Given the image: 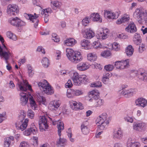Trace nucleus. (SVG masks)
<instances>
[{"label": "nucleus", "instance_id": "nucleus-10", "mask_svg": "<svg viewBox=\"0 0 147 147\" xmlns=\"http://www.w3.org/2000/svg\"><path fill=\"white\" fill-rule=\"evenodd\" d=\"M28 120L27 119H25L22 122L20 121H19L15 123V126L18 129L23 131L27 126Z\"/></svg>", "mask_w": 147, "mask_h": 147}, {"label": "nucleus", "instance_id": "nucleus-61", "mask_svg": "<svg viewBox=\"0 0 147 147\" xmlns=\"http://www.w3.org/2000/svg\"><path fill=\"white\" fill-rule=\"evenodd\" d=\"M128 96H129L132 95L135 92V90L134 89H130L127 90Z\"/></svg>", "mask_w": 147, "mask_h": 147}, {"label": "nucleus", "instance_id": "nucleus-43", "mask_svg": "<svg viewBox=\"0 0 147 147\" xmlns=\"http://www.w3.org/2000/svg\"><path fill=\"white\" fill-rule=\"evenodd\" d=\"M20 114V115L19 117V120L22 122V121L24 120V119L26 117V114L24 111H21Z\"/></svg>", "mask_w": 147, "mask_h": 147}, {"label": "nucleus", "instance_id": "nucleus-6", "mask_svg": "<svg viewBox=\"0 0 147 147\" xmlns=\"http://www.w3.org/2000/svg\"><path fill=\"white\" fill-rule=\"evenodd\" d=\"M120 14V12L117 11H113L112 10H105L104 16L105 18H117Z\"/></svg>", "mask_w": 147, "mask_h": 147}, {"label": "nucleus", "instance_id": "nucleus-29", "mask_svg": "<svg viewBox=\"0 0 147 147\" xmlns=\"http://www.w3.org/2000/svg\"><path fill=\"white\" fill-rule=\"evenodd\" d=\"M81 130L82 132L84 135H87L89 133L90 129L87 125L83 123L81 125Z\"/></svg>", "mask_w": 147, "mask_h": 147}, {"label": "nucleus", "instance_id": "nucleus-13", "mask_svg": "<svg viewBox=\"0 0 147 147\" xmlns=\"http://www.w3.org/2000/svg\"><path fill=\"white\" fill-rule=\"evenodd\" d=\"M147 16V12L146 11L144 12L142 11V9H137L135 12L134 14V18H144Z\"/></svg>", "mask_w": 147, "mask_h": 147}, {"label": "nucleus", "instance_id": "nucleus-49", "mask_svg": "<svg viewBox=\"0 0 147 147\" xmlns=\"http://www.w3.org/2000/svg\"><path fill=\"white\" fill-rule=\"evenodd\" d=\"M129 19H118L116 22L117 24H120L122 23L128 22Z\"/></svg>", "mask_w": 147, "mask_h": 147}, {"label": "nucleus", "instance_id": "nucleus-11", "mask_svg": "<svg viewBox=\"0 0 147 147\" xmlns=\"http://www.w3.org/2000/svg\"><path fill=\"white\" fill-rule=\"evenodd\" d=\"M82 32L84 37L87 39H91L94 36V32L90 29H82Z\"/></svg>", "mask_w": 147, "mask_h": 147}, {"label": "nucleus", "instance_id": "nucleus-52", "mask_svg": "<svg viewBox=\"0 0 147 147\" xmlns=\"http://www.w3.org/2000/svg\"><path fill=\"white\" fill-rule=\"evenodd\" d=\"M27 114L28 117L31 119L33 118L34 116V113L31 109L28 110Z\"/></svg>", "mask_w": 147, "mask_h": 147}, {"label": "nucleus", "instance_id": "nucleus-39", "mask_svg": "<svg viewBox=\"0 0 147 147\" xmlns=\"http://www.w3.org/2000/svg\"><path fill=\"white\" fill-rule=\"evenodd\" d=\"M66 142V139L64 138H61L60 137L59 140L56 142V144L58 145V146H59V145L63 146L65 144Z\"/></svg>", "mask_w": 147, "mask_h": 147}, {"label": "nucleus", "instance_id": "nucleus-62", "mask_svg": "<svg viewBox=\"0 0 147 147\" xmlns=\"http://www.w3.org/2000/svg\"><path fill=\"white\" fill-rule=\"evenodd\" d=\"M88 19H83L82 21V24L85 26H86L89 23V21Z\"/></svg>", "mask_w": 147, "mask_h": 147}, {"label": "nucleus", "instance_id": "nucleus-28", "mask_svg": "<svg viewBox=\"0 0 147 147\" xmlns=\"http://www.w3.org/2000/svg\"><path fill=\"white\" fill-rule=\"evenodd\" d=\"M62 5L60 1H56L51 2V5L52 8L56 9L57 8H59Z\"/></svg>", "mask_w": 147, "mask_h": 147}, {"label": "nucleus", "instance_id": "nucleus-1", "mask_svg": "<svg viewBox=\"0 0 147 147\" xmlns=\"http://www.w3.org/2000/svg\"><path fill=\"white\" fill-rule=\"evenodd\" d=\"M66 52L68 59L73 63H77L82 60V57L80 52L74 51L71 49L67 48L66 49Z\"/></svg>", "mask_w": 147, "mask_h": 147}, {"label": "nucleus", "instance_id": "nucleus-3", "mask_svg": "<svg viewBox=\"0 0 147 147\" xmlns=\"http://www.w3.org/2000/svg\"><path fill=\"white\" fill-rule=\"evenodd\" d=\"M71 78L74 84L76 86H80L82 83L84 84H86L88 81L86 75L79 76L78 73L76 72L73 73Z\"/></svg>", "mask_w": 147, "mask_h": 147}, {"label": "nucleus", "instance_id": "nucleus-60", "mask_svg": "<svg viewBox=\"0 0 147 147\" xmlns=\"http://www.w3.org/2000/svg\"><path fill=\"white\" fill-rule=\"evenodd\" d=\"M145 49V45H140L139 47V50L140 52L142 53Z\"/></svg>", "mask_w": 147, "mask_h": 147}, {"label": "nucleus", "instance_id": "nucleus-27", "mask_svg": "<svg viewBox=\"0 0 147 147\" xmlns=\"http://www.w3.org/2000/svg\"><path fill=\"white\" fill-rule=\"evenodd\" d=\"M76 42V41L73 38L68 39L64 41V44L69 46H73Z\"/></svg>", "mask_w": 147, "mask_h": 147}, {"label": "nucleus", "instance_id": "nucleus-33", "mask_svg": "<svg viewBox=\"0 0 147 147\" xmlns=\"http://www.w3.org/2000/svg\"><path fill=\"white\" fill-rule=\"evenodd\" d=\"M138 77L144 82H147V74L145 72H141Z\"/></svg>", "mask_w": 147, "mask_h": 147}, {"label": "nucleus", "instance_id": "nucleus-36", "mask_svg": "<svg viewBox=\"0 0 147 147\" xmlns=\"http://www.w3.org/2000/svg\"><path fill=\"white\" fill-rule=\"evenodd\" d=\"M6 35L8 37L11 39L14 40H17V38L16 36L11 32H7L6 33Z\"/></svg>", "mask_w": 147, "mask_h": 147}, {"label": "nucleus", "instance_id": "nucleus-24", "mask_svg": "<svg viewBox=\"0 0 147 147\" xmlns=\"http://www.w3.org/2000/svg\"><path fill=\"white\" fill-rule=\"evenodd\" d=\"M135 103L137 105L144 107L147 104V101L143 98H138L136 100Z\"/></svg>", "mask_w": 147, "mask_h": 147}, {"label": "nucleus", "instance_id": "nucleus-51", "mask_svg": "<svg viewBox=\"0 0 147 147\" xmlns=\"http://www.w3.org/2000/svg\"><path fill=\"white\" fill-rule=\"evenodd\" d=\"M52 36L53 38L52 39L54 40V42H58L60 41L59 38H58L57 35L56 34L54 33H52Z\"/></svg>", "mask_w": 147, "mask_h": 147}, {"label": "nucleus", "instance_id": "nucleus-30", "mask_svg": "<svg viewBox=\"0 0 147 147\" xmlns=\"http://www.w3.org/2000/svg\"><path fill=\"white\" fill-rule=\"evenodd\" d=\"M134 49L133 48L132 46L131 45H129L126 49L125 52L127 55L130 57L134 53Z\"/></svg>", "mask_w": 147, "mask_h": 147}, {"label": "nucleus", "instance_id": "nucleus-48", "mask_svg": "<svg viewBox=\"0 0 147 147\" xmlns=\"http://www.w3.org/2000/svg\"><path fill=\"white\" fill-rule=\"evenodd\" d=\"M82 92L81 91L79 90H72V94L76 96H79L82 94Z\"/></svg>", "mask_w": 147, "mask_h": 147}, {"label": "nucleus", "instance_id": "nucleus-64", "mask_svg": "<svg viewBox=\"0 0 147 147\" xmlns=\"http://www.w3.org/2000/svg\"><path fill=\"white\" fill-rule=\"evenodd\" d=\"M37 50L38 52H41L43 54H45V50L42 48V47L41 46L38 47Z\"/></svg>", "mask_w": 147, "mask_h": 147}, {"label": "nucleus", "instance_id": "nucleus-12", "mask_svg": "<svg viewBox=\"0 0 147 147\" xmlns=\"http://www.w3.org/2000/svg\"><path fill=\"white\" fill-rule=\"evenodd\" d=\"M38 123L40 129L43 130L47 128L48 126L47 120L45 116H41Z\"/></svg>", "mask_w": 147, "mask_h": 147}, {"label": "nucleus", "instance_id": "nucleus-50", "mask_svg": "<svg viewBox=\"0 0 147 147\" xmlns=\"http://www.w3.org/2000/svg\"><path fill=\"white\" fill-rule=\"evenodd\" d=\"M52 102H53V105L56 106V109H58L61 105V101L59 100H54L52 101Z\"/></svg>", "mask_w": 147, "mask_h": 147}, {"label": "nucleus", "instance_id": "nucleus-7", "mask_svg": "<svg viewBox=\"0 0 147 147\" xmlns=\"http://www.w3.org/2000/svg\"><path fill=\"white\" fill-rule=\"evenodd\" d=\"M18 7L16 4H9L7 6V12L8 14L10 16L15 15L19 12Z\"/></svg>", "mask_w": 147, "mask_h": 147}, {"label": "nucleus", "instance_id": "nucleus-45", "mask_svg": "<svg viewBox=\"0 0 147 147\" xmlns=\"http://www.w3.org/2000/svg\"><path fill=\"white\" fill-rule=\"evenodd\" d=\"M90 18H100V15L98 13H92L89 17Z\"/></svg>", "mask_w": 147, "mask_h": 147}, {"label": "nucleus", "instance_id": "nucleus-59", "mask_svg": "<svg viewBox=\"0 0 147 147\" xmlns=\"http://www.w3.org/2000/svg\"><path fill=\"white\" fill-rule=\"evenodd\" d=\"M72 85L73 84L71 80L69 79L67 82L65 84V86L66 88H70L71 87Z\"/></svg>", "mask_w": 147, "mask_h": 147}, {"label": "nucleus", "instance_id": "nucleus-5", "mask_svg": "<svg viewBox=\"0 0 147 147\" xmlns=\"http://www.w3.org/2000/svg\"><path fill=\"white\" fill-rule=\"evenodd\" d=\"M50 13L49 11H47V9H43L40 15L36 14L34 13V15L31 14L24 13V16L26 18H36L40 17V16L42 18H47L49 15V14Z\"/></svg>", "mask_w": 147, "mask_h": 147}, {"label": "nucleus", "instance_id": "nucleus-8", "mask_svg": "<svg viewBox=\"0 0 147 147\" xmlns=\"http://www.w3.org/2000/svg\"><path fill=\"white\" fill-rule=\"evenodd\" d=\"M18 85L20 90L21 91H26L28 90L31 91L32 90L31 86L26 80H23L22 82H19L18 83Z\"/></svg>", "mask_w": 147, "mask_h": 147}, {"label": "nucleus", "instance_id": "nucleus-56", "mask_svg": "<svg viewBox=\"0 0 147 147\" xmlns=\"http://www.w3.org/2000/svg\"><path fill=\"white\" fill-rule=\"evenodd\" d=\"M102 86L101 82H97L96 83L92 84L91 85V87H96L97 88L100 87Z\"/></svg>", "mask_w": 147, "mask_h": 147}, {"label": "nucleus", "instance_id": "nucleus-44", "mask_svg": "<svg viewBox=\"0 0 147 147\" xmlns=\"http://www.w3.org/2000/svg\"><path fill=\"white\" fill-rule=\"evenodd\" d=\"M93 47L95 49H97L98 48H101L102 46L101 44L98 41H95L92 43V45Z\"/></svg>", "mask_w": 147, "mask_h": 147}, {"label": "nucleus", "instance_id": "nucleus-31", "mask_svg": "<svg viewBox=\"0 0 147 147\" xmlns=\"http://www.w3.org/2000/svg\"><path fill=\"white\" fill-rule=\"evenodd\" d=\"M77 69L80 71H84L88 68V67L84 63H81L77 65Z\"/></svg>", "mask_w": 147, "mask_h": 147}, {"label": "nucleus", "instance_id": "nucleus-2", "mask_svg": "<svg viewBox=\"0 0 147 147\" xmlns=\"http://www.w3.org/2000/svg\"><path fill=\"white\" fill-rule=\"evenodd\" d=\"M107 115L103 113L98 117L96 120V123L98 124L97 125L100 130H103L107 128L109 123V118H107Z\"/></svg>", "mask_w": 147, "mask_h": 147}, {"label": "nucleus", "instance_id": "nucleus-47", "mask_svg": "<svg viewBox=\"0 0 147 147\" xmlns=\"http://www.w3.org/2000/svg\"><path fill=\"white\" fill-rule=\"evenodd\" d=\"M18 20L20 19H10L8 21L11 25L17 26Z\"/></svg>", "mask_w": 147, "mask_h": 147}, {"label": "nucleus", "instance_id": "nucleus-58", "mask_svg": "<svg viewBox=\"0 0 147 147\" xmlns=\"http://www.w3.org/2000/svg\"><path fill=\"white\" fill-rule=\"evenodd\" d=\"M17 22V26H21L25 25V23L23 21L21 20L20 19V20H18Z\"/></svg>", "mask_w": 147, "mask_h": 147}, {"label": "nucleus", "instance_id": "nucleus-18", "mask_svg": "<svg viewBox=\"0 0 147 147\" xmlns=\"http://www.w3.org/2000/svg\"><path fill=\"white\" fill-rule=\"evenodd\" d=\"M10 55V53L9 52L4 51L1 47L0 46V56L4 58L7 63H8L7 60L9 59Z\"/></svg>", "mask_w": 147, "mask_h": 147}, {"label": "nucleus", "instance_id": "nucleus-54", "mask_svg": "<svg viewBox=\"0 0 147 147\" xmlns=\"http://www.w3.org/2000/svg\"><path fill=\"white\" fill-rule=\"evenodd\" d=\"M19 147H30L28 142L25 141H23L20 143Z\"/></svg>", "mask_w": 147, "mask_h": 147}, {"label": "nucleus", "instance_id": "nucleus-26", "mask_svg": "<svg viewBox=\"0 0 147 147\" xmlns=\"http://www.w3.org/2000/svg\"><path fill=\"white\" fill-rule=\"evenodd\" d=\"M36 98L38 102L43 105H45L46 99L42 96V93H37L36 96Z\"/></svg>", "mask_w": 147, "mask_h": 147}, {"label": "nucleus", "instance_id": "nucleus-4", "mask_svg": "<svg viewBox=\"0 0 147 147\" xmlns=\"http://www.w3.org/2000/svg\"><path fill=\"white\" fill-rule=\"evenodd\" d=\"M37 84L41 91L47 94H51L53 93V90L46 80H44L42 82L38 83Z\"/></svg>", "mask_w": 147, "mask_h": 147}, {"label": "nucleus", "instance_id": "nucleus-32", "mask_svg": "<svg viewBox=\"0 0 147 147\" xmlns=\"http://www.w3.org/2000/svg\"><path fill=\"white\" fill-rule=\"evenodd\" d=\"M14 140V138L12 136L7 137L5 138L4 142L5 147H9L11 142V140Z\"/></svg>", "mask_w": 147, "mask_h": 147}, {"label": "nucleus", "instance_id": "nucleus-14", "mask_svg": "<svg viewBox=\"0 0 147 147\" xmlns=\"http://www.w3.org/2000/svg\"><path fill=\"white\" fill-rule=\"evenodd\" d=\"M37 133V129L35 126L32 125L30 128L23 132V134L25 136H28L32 133L34 135H36Z\"/></svg>", "mask_w": 147, "mask_h": 147}, {"label": "nucleus", "instance_id": "nucleus-22", "mask_svg": "<svg viewBox=\"0 0 147 147\" xmlns=\"http://www.w3.org/2000/svg\"><path fill=\"white\" fill-rule=\"evenodd\" d=\"M88 94L90 97L92 98H91L89 100H91V99H93L94 100H96L99 97V92L97 90H94L90 92Z\"/></svg>", "mask_w": 147, "mask_h": 147}, {"label": "nucleus", "instance_id": "nucleus-63", "mask_svg": "<svg viewBox=\"0 0 147 147\" xmlns=\"http://www.w3.org/2000/svg\"><path fill=\"white\" fill-rule=\"evenodd\" d=\"M33 5L36 6H40V5L39 0H32Z\"/></svg>", "mask_w": 147, "mask_h": 147}, {"label": "nucleus", "instance_id": "nucleus-57", "mask_svg": "<svg viewBox=\"0 0 147 147\" xmlns=\"http://www.w3.org/2000/svg\"><path fill=\"white\" fill-rule=\"evenodd\" d=\"M53 102H51L49 104V108L51 110H57L58 109H56V107L55 105H53Z\"/></svg>", "mask_w": 147, "mask_h": 147}, {"label": "nucleus", "instance_id": "nucleus-55", "mask_svg": "<svg viewBox=\"0 0 147 147\" xmlns=\"http://www.w3.org/2000/svg\"><path fill=\"white\" fill-rule=\"evenodd\" d=\"M30 20V21L32 22H36L34 24V27L36 28L38 25V22L39 20L38 19H28Z\"/></svg>", "mask_w": 147, "mask_h": 147}, {"label": "nucleus", "instance_id": "nucleus-37", "mask_svg": "<svg viewBox=\"0 0 147 147\" xmlns=\"http://www.w3.org/2000/svg\"><path fill=\"white\" fill-rule=\"evenodd\" d=\"M42 63L43 66L45 67H47L50 64L49 59L46 57L43 58Z\"/></svg>", "mask_w": 147, "mask_h": 147}, {"label": "nucleus", "instance_id": "nucleus-35", "mask_svg": "<svg viewBox=\"0 0 147 147\" xmlns=\"http://www.w3.org/2000/svg\"><path fill=\"white\" fill-rule=\"evenodd\" d=\"M58 133L59 136L60 137L61 135V131L64 129V124L63 123L59 122L57 125Z\"/></svg>", "mask_w": 147, "mask_h": 147}, {"label": "nucleus", "instance_id": "nucleus-15", "mask_svg": "<svg viewBox=\"0 0 147 147\" xmlns=\"http://www.w3.org/2000/svg\"><path fill=\"white\" fill-rule=\"evenodd\" d=\"M103 32L97 33L98 36H96L98 39L104 40L107 37V35L109 33V30L107 28H103Z\"/></svg>", "mask_w": 147, "mask_h": 147}, {"label": "nucleus", "instance_id": "nucleus-42", "mask_svg": "<svg viewBox=\"0 0 147 147\" xmlns=\"http://www.w3.org/2000/svg\"><path fill=\"white\" fill-rule=\"evenodd\" d=\"M114 68V66L113 65L109 64L106 65L104 67V69L108 71H112Z\"/></svg>", "mask_w": 147, "mask_h": 147}, {"label": "nucleus", "instance_id": "nucleus-40", "mask_svg": "<svg viewBox=\"0 0 147 147\" xmlns=\"http://www.w3.org/2000/svg\"><path fill=\"white\" fill-rule=\"evenodd\" d=\"M88 59L91 61H93L96 60L97 57L92 53H90L87 55Z\"/></svg>", "mask_w": 147, "mask_h": 147}, {"label": "nucleus", "instance_id": "nucleus-23", "mask_svg": "<svg viewBox=\"0 0 147 147\" xmlns=\"http://www.w3.org/2000/svg\"><path fill=\"white\" fill-rule=\"evenodd\" d=\"M81 45L82 48L85 49H89L91 48L90 42L88 40H82L81 41Z\"/></svg>", "mask_w": 147, "mask_h": 147}, {"label": "nucleus", "instance_id": "nucleus-53", "mask_svg": "<svg viewBox=\"0 0 147 147\" xmlns=\"http://www.w3.org/2000/svg\"><path fill=\"white\" fill-rule=\"evenodd\" d=\"M124 119L125 121L132 123L133 122V118L132 117L127 115L124 117Z\"/></svg>", "mask_w": 147, "mask_h": 147}, {"label": "nucleus", "instance_id": "nucleus-20", "mask_svg": "<svg viewBox=\"0 0 147 147\" xmlns=\"http://www.w3.org/2000/svg\"><path fill=\"white\" fill-rule=\"evenodd\" d=\"M127 147H140V144L137 142H133L131 138H129L127 142Z\"/></svg>", "mask_w": 147, "mask_h": 147}, {"label": "nucleus", "instance_id": "nucleus-46", "mask_svg": "<svg viewBox=\"0 0 147 147\" xmlns=\"http://www.w3.org/2000/svg\"><path fill=\"white\" fill-rule=\"evenodd\" d=\"M111 54L110 51L109 50L105 51L101 53V55L104 57L109 56Z\"/></svg>", "mask_w": 147, "mask_h": 147}, {"label": "nucleus", "instance_id": "nucleus-25", "mask_svg": "<svg viewBox=\"0 0 147 147\" xmlns=\"http://www.w3.org/2000/svg\"><path fill=\"white\" fill-rule=\"evenodd\" d=\"M145 124L143 123H136L133 124V128L134 130L141 131L145 128Z\"/></svg>", "mask_w": 147, "mask_h": 147}, {"label": "nucleus", "instance_id": "nucleus-9", "mask_svg": "<svg viewBox=\"0 0 147 147\" xmlns=\"http://www.w3.org/2000/svg\"><path fill=\"white\" fill-rule=\"evenodd\" d=\"M128 59L121 61H117L115 62L114 66L117 69H122L126 68L127 67V65H128Z\"/></svg>", "mask_w": 147, "mask_h": 147}, {"label": "nucleus", "instance_id": "nucleus-38", "mask_svg": "<svg viewBox=\"0 0 147 147\" xmlns=\"http://www.w3.org/2000/svg\"><path fill=\"white\" fill-rule=\"evenodd\" d=\"M29 101L32 109H35L37 106L33 98L31 96L29 99Z\"/></svg>", "mask_w": 147, "mask_h": 147}, {"label": "nucleus", "instance_id": "nucleus-21", "mask_svg": "<svg viewBox=\"0 0 147 147\" xmlns=\"http://www.w3.org/2000/svg\"><path fill=\"white\" fill-rule=\"evenodd\" d=\"M126 31L130 32L131 33H134L137 31L135 25L134 23L131 22L125 28Z\"/></svg>", "mask_w": 147, "mask_h": 147}, {"label": "nucleus", "instance_id": "nucleus-34", "mask_svg": "<svg viewBox=\"0 0 147 147\" xmlns=\"http://www.w3.org/2000/svg\"><path fill=\"white\" fill-rule=\"evenodd\" d=\"M134 41H136V44L138 45L141 42V37L140 34L137 33L135 34L134 36Z\"/></svg>", "mask_w": 147, "mask_h": 147}, {"label": "nucleus", "instance_id": "nucleus-16", "mask_svg": "<svg viewBox=\"0 0 147 147\" xmlns=\"http://www.w3.org/2000/svg\"><path fill=\"white\" fill-rule=\"evenodd\" d=\"M20 102L23 106H25L28 102V96L26 93L21 92L20 93Z\"/></svg>", "mask_w": 147, "mask_h": 147}, {"label": "nucleus", "instance_id": "nucleus-19", "mask_svg": "<svg viewBox=\"0 0 147 147\" xmlns=\"http://www.w3.org/2000/svg\"><path fill=\"white\" fill-rule=\"evenodd\" d=\"M70 107L73 110H77L78 109H82L83 107L82 106V104L80 103H78L76 101H71L70 102Z\"/></svg>", "mask_w": 147, "mask_h": 147}, {"label": "nucleus", "instance_id": "nucleus-17", "mask_svg": "<svg viewBox=\"0 0 147 147\" xmlns=\"http://www.w3.org/2000/svg\"><path fill=\"white\" fill-rule=\"evenodd\" d=\"M113 138L118 140L121 139L123 136L122 130L120 128H119L118 130H114L113 131Z\"/></svg>", "mask_w": 147, "mask_h": 147}, {"label": "nucleus", "instance_id": "nucleus-41", "mask_svg": "<svg viewBox=\"0 0 147 147\" xmlns=\"http://www.w3.org/2000/svg\"><path fill=\"white\" fill-rule=\"evenodd\" d=\"M95 101L96 106V107H99L102 105L103 104L104 101L102 99H101L99 98L95 100Z\"/></svg>", "mask_w": 147, "mask_h": 147}]
</instances>
